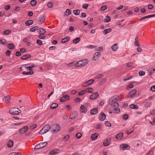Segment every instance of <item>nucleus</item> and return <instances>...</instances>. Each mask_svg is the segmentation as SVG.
<instances>
[{
	"mask_svg": "<svg viewBox=\"0 0 155 155\" xmlns=\"http://www.w3.org/2000/svg\"><path fill=\"white\" fill-rule=\"evenodd\" d=\"M88 61L87 59L80 60L75 64V66L76 67H82L86 65L88 63Z\"/></svg>",
	"mask_w": 155,
	"mask_h": 155,
	"instance_id": "nucleus-1",
	"label": "nucleus"
},
{
	"mask_svg": "<svg viewBox=\"0 0 155 155\" xmlns=\"http://www.w3.org/2000/svg\"><path fill=\"white\" fill-rule=\"evenodd\" d=\"M21 112V111L18 108L13 107L10 109L9 113L13 115H17Z\"/></svg>",
	"mask_w": 155,
	"mask_h": 155,
	"instance_id": "nucleus-2",
	"label": "nucleus"
},
{
	"mask_svg": "<svg viewBox=\"0 0 155 155\" xmlns=\"http://www.w3.org/2000/svg\"><path fill=\"white\" fill-rule=\"evenodd\" d=\"M61 129L60 126L58 124H53L51 126V130L53 133L58 132Z\"/></svg>",
	"mask_w": 155,
	"mask_h": 155,
	"instance_id": "nucleus-3",
	"label": "nucleus"
},
{
	"mask_svg": "<svg viewBox=\"0 0 155 155\" xmlns=\"http://www.w3.org/2000/svg\"><path fill=\"white\" fill-rule=\"evenodd\" d=\"M109 104L114 107L116 106V96L114 95L111 97L109 101Z\"/></svg>",
	"mask_w": 155,
	"mask_h": 155,
	"instance_id": "nucleus-4",
	"label": "nucleus"
},
{
	"mask_svg": "<svg viewBox=\"0 0 155 155\" xmlns=\"http://www.w3.org/2000/svg\"><path fill=\"white\" fill-rule=\"evenodd\" d=\"M47 144L48 143L46 142L40 143L36 145L35 147V149H39L42 148L46 146Z\"/></svg>",
	"mask_w": 155,
	"mask_h": 155,
	"instance_id": "nucleus-5",
	"label": "nucleus"
},
{
	"mask_svg": "<svg viewBox=\"0 0 155 155\" xmlns=\"http://www.w3.org/2000/svg\"><path fill=\"white\" fill-rule=\"evenodd\" d=\"M28 127L27 126H25L22 128L20 129H19L20 132L19 133V134H24L28 130Z\"/></svg>",
	"mask_w": 155,
	"mask_h": 155,
	"instance_id": "nucleus-6",
	"label": "nucleus"
},
{
	"mask_svg": "<svg viewBox=\"0 0 155 155\" xmlns=\"http://www.w3.org/2000/svg\"><path fill=\"white\" fill-rule=\"evenodd\" d=\"M45 20V16L43 15L39 17L37 22L38 24H41L43 23Z\"/></svg>",
	"mask_w": 155,
	"mask_h": 155,
	"instance_id": "nucleus-7",
	"label": "nucleus"
},
{
	"mask_svg": "<svg viewBox=\"0 0 155 155\" xmlns=\"http://www.w3.org/2000/svg\"><path fill=\"white\" fill-rule=\"evenodd\" d=\"M120 148L123 150H128L130 149V147L127 144H121L120 146Z\"/></svg>",
	"mask_w": 155,
	"mask_h": 155,
	"instance_id": "nucleus-8",
	"label": "nucleus"
},
{
	"mask_svg": "<svg viewBox=\"0 0 155 155\" xmlns=\"http://www.w3.org/2000/svg\"><path fill=\"white\" fill-rule=\"evenodd\" d=\"M137 90L136 89H134L130 91L128 93V96L131 98L134 97L135 95L137 93Z\"/></svg>",
	"mask_w": 155,
	"mask_h": 155,
	"instance_id": "nucleus-9",
	"label": "nucleus"
},
{
	"mask_svg": "<svg viewBox=\"0 0 155 155\" xmlns=\"http://www.w3.org/2000/svg\"><path fill=\"white\" fill-rule=\"evenodd\" d=\"M99 96L98 92H95L90 96V98L91 99L94 100L96 99Z\"/></svg>",
	"mask_w": 155,
	"mask_h": 155,
	"instance_id": "nucleus-10",
	"label": "nucleus"
},
{
	"mask_svg": "<svg viewBox=\"0 0 155 155\" xmlns=\"http://www.w3.org/2000/svg\"><path fill=\"white\" fill-rule=\"evenodd\" d=\"M86 107V106L81 105L80 108L81 111L83 113H86L87 111Z\"/></svg>",
	"mask_w": 155,
	"mask_h": 155,
	"instance_id": "nucleus-11",
	"label": "nucleus"
},
{
	"mask_svg": "<svg viewBox=\"0 0 155 155\" xmlns=\"http://www.w3.org/2000/svg\"><path fill=\"white\" fill-rule=\"evenodd\" d=\"M106 118V115L104 113L101 112V113L99 117V118L101 120H104Z\"/></svg>",
	"mask_w": 155,
	"mask_h": 155,
	"instance_id": "nucleus-12",
	"label": "nucleus"
},
{
	"mask_svg": "<svg viewBox=\"0 0 155 155\" xmlns=\"http://www.w3.org/2000/svg\"><path fill=\"white\" fill-rule=\"evenodd\" d=\"M69 98V96L66 95L61 97L60 99V102H64L67 100Z\"/></svg>",
	"mask_w": 155,
	"mask_h": 155,
	"instance_id": "nucleus-13",
	"label": "nucleus"
},
{
	"mask_svg": "<svg viewBox=\"0 0 155 155\" xmlns=\"http://www.w3.org/2000/svg\"><path fill=\"white\" fill-rule=\"evenodd\" d=\"M10 97L9 95L5 96L3 98V100L4 102L8 103L10 101Z\"/></svg>",
	"mask_w": 155,
	"mask_h": 155,
	"instance_id": "nucleus-14",
	"label": "nucleus"
},
{
	"mask_svg": "<svg viewBox=\"0 0 155 155\" xmlns=\"http://www.w3.org/2000/svg\"><path fill=\"white\" fill-rule=\"evenodd\" d=\"M98 136V133H95L92 134L91 136V139L92 140H95L96 139Z\"/></svg>",
	"mask_w": 155,
	"mask_h": 155,
	"instance_id": "nucleus-15",
	"label": "nucleus"
},
{
	"mask_svg": "<svg viewBox=\"0 0 155 155\" xmlns=\"http://www.w3.org/2000/svg\"><path fill=\"white\" fill-rule=\"evenodd\" d=\"M14 141L12 140H9L7 143V146L9 148L12 147L13 146Z\"/></svg>",
	"mask_w": 155,
	"mask_h": 155,
	"instance_id": "nucleus-16",
	"label": "nucleus"
},
{
	"mask_svg": "<svg viewBox=\"0 0 155 155\" xmlns=\"http://www.w3.org/2000/svg\"><path fill=\"white\" fill-rule=\"evenodd\" d=\"M60 152V150L59 149H55L51 150L50 152V154H55L59 153Z\"/></svg>",
	"mask_w": 155,
	"mask_h": 155,
	"instance_id": "nucleus-17",
	"label": "nucleus"
},
{
	"mask_svg": "<svg viewBox=\"0 0 155 155\" xmlns=\"http://www.w3.org/2000/svg\"><path fill=\"white\" fill-rule=\"evenodd\" d=\"M110 139H107L105 140L103 143V145L104 146H108L110 143Z\"/></svg>",
	"mask_w": 155,
	"mask_h": 155,
	"instance_id": "nucleus-18",
	"label": "nucleus"
},
{
	"mask_svg": "<svg viewBox=\"0 0 155 155\" xmlns=\"http://www.w3.org/2000/svg\"><path fill=\"white\" fill-rule=\"evenodd\" d=\"M43 128L44 130L45 131H46L47 132L49 130L50 128H51V127H50L49 124H48L44 126L43 127Z\"/></svg>",
	"mask_w": 155,
	"mask_h": 155,
	"instance_id": "nucleus-19",
	"label": "nucleus"
},
{
	"mask_svg": "<svg viewBox=\"0 0 155 155\" xmlns=\"http://www.w3.org/2000/svg\"><path fill=\"white\" fill-rule=\"evenodd\" d=\"M31 57V55L27 54L23 56L21 58V59L22 60H25L27 59L30 58Z\"/></svg>",
	"mask_w": 155,
	"mask_h": 155,
	"instance_id": "nucleus-20",
	"label": "nucleus"
},
{
	"mask_svg": "<svg viewBox=\"0 0 155 155\" xmlns=\"http://www.w3.org/2000/svg\"><path fill=\"white\" fill-rule=\"evenodd\" d=\"M98 111V109L97 108H95L92 109L90 111V114L92 115L95 114L97 113Z\"/></svg>",
	"mask_w": 155,
	"mask_h": 155,
	"instance_id": "nucleus-21",
	"label": "nucleus"
},
{
	"mask_svg": "<svg viewBox=\"0 0 155 155\" xmlns=\"http://www.w3.org/2000/svg\"><path fill=\"white\" fill-rule=\"evenodd\" d=\"M30 65V64H25L22 65V66L24 68H23V71H24V72H25V71H27L28 70H29V68H28V65Z\"/></svg>",
	"mask_w": 155,
	"mask_h": 155,
	"instance_id": "nucleus-22",
	"label": "nucleus"
},
{
	"mask_svg": "<svg viewBox=\"0 0 155 155\" xmlns=\"http://www.w3.org/2000/svg\"><path fill=\"white\" fill-rule=\"evenodd\" d=\"M70 37H67L64 38L61 41L62 43H65L70 40Z\"/></svg>",
	"mask_w": 155,
	"mask_h": 155,
	"instance_id": "nucleus-23",
	"label": "nucleus"
},
{
	"mask_svg": "<svg viewBox=\"0 0 155 155\" xmlns=\"http://www.w3.org/2000/svg\"><path fill=\"white\" fill-rule=\"evenodd\" d=\"M134 43L135 46L137 47H139L140 46V45L138 42V38L137 36L135 38V41Z\"/></svg>",
	"mask_w": 155,
	"mask_h": 155,
	"instance_id": "nucleus-24",
	"label": "nucleus"
},
{
	"mask_svg": "<svg viewBox=\"0 0 155 155\" xmlns=\"http://www.w3.org/2000/svg\"><path fill=\"white\" fill-rule=\"evenodd\" d=\"M7 47L9 49H13L15 48V45L13 44L10 43L7 45Z\"/></svg>",
	"mask_w": 155,
	"mask_h": 155,
	"instance_id": "nucleus-25",
	"label": "nucleus"
},
{
	"mask_svg": "<svg viewBox=\"0 0 155 155\" xmlns=\"http://www.w3.org/2000/svg\"><path fill=\"white\" fill-rule=\"evenodd\" d=\"M77 114L76 112H74L71 114L69 117V118L70 119H74L77 117Z\"/></svg>",
	"mask_w": 155,
	"mask_h": 155,
	"instance_id": "nucleus-26",
	"label": "nucleus"
},
{
	"mask_svg": "<svg viewBox=\"0 0 155 155\" xmlns=\"http://www.w3.org/2000/svg\"><path fill=\"white\" fill-rule=\"evenodd\" d=\"M30 71L28 72H23L22 73V74L23 75H28V74H31L32 75L34 74V71L33 70H30Z\"/></svg>",
	"mask_w": 155,
	"mask_h": 155,
	"instance_id": "nucleus-27",
	"label": "nucleus"
},
{
	"mask_svg": "<svg viewBox=\"0 0 155 155\" xmlns=\"http://www.w3.org/2000/svg\"><path fill=\"white\" fill-rule=\"evenodd\" d=\"M123 134L122 133L120 132L117 134V139L120 140L123 137Z\"/></svg>",
	"mask_w": 155,
	"mask_h": 155,
	"instance_id": "nucleus-28",
	"label": "nucleus"
},
{
	"mask_svg": "<svg viewBox=\"0 0 155 155\" xmlns=\"http://www.w3.org/2000/svg\"><path fill=\"white\" fill-rule=\"evenodd\" d=\"M33 23V21L32 20H29L27 21L25 23V24L26 26H29L32 25Z\"/></svg>",
	"mask_w": 155,
	"mask_h": 155,
	"instance_id": "nucleus-29",
	"label": "nucleus"
},
{
	"mask_svg": "<svg viewBox=\"0 0 155 155\" xmlns=\"http://www.w3.org/2000/svg\"><path fill=\"white\" fill-rule=\"evenodd\" d=\"M100 54V53L99 52H95L93 56V59L94 60H95L96 59H95V58L96 57L98 58Z\"/></svg>",
	"mask_w": 155,
	"mask_h": 155,
	"instance_id": "nucleus-30",
	"label": "nucleus"
},
{
	"mask_svg": "<svg viewBox=\"0 0 155 155\" xmlns=\"http://www.w3.org/2000/svg\"><path fill=\"white\" fill-rule=\"evenodd\" d=\"M111 19V17L108 16H106L105 18H104V21L105 22H108L110 21Z\"/></svg>",
	"mask_w": 155,
	"mask_h": 155,
	"instance_id": "nucleus-31",
	"label": "nucleus"
},
{
	"mask_svg": "<svg viewBox=\"0 0 155 155\" xmlns=\"http://www.w3.org/2000/svg\"><path fill=\"white\" fill-rule=\"evenodd\" d=\"M39 33L42 35H45L46 33V31L43 28H40Z\"/></svg>",
	"mask_w": 155,
	"mask_h": 155,
	"instance_id": "nucleus-32",
	"label": "nucleus"
},
{
	"mask_svg": "<svg viewBox=\"0 0 155 155\" xmlns=\"http://www.w3.org/2000/svg\"><path fill=\"white\" fill-rule=\"evenodd\" d=\"M58 106V104L56 103H53L50 106L51 108L54 109Z\"/></svg>",
	"mask_w": 155,
	"mask_h": 155,
	"instance_id": "nucleus-33",
	"label": "nucleus"
},
{
	"mask_svg": "<svg viewBox=\"0 0 155 155\" xmlns=\"http://www.w3.org/2000/svg\"><path fill=\"white\" fill-rule=\"evenodd\" d=\"M116 110V108L112 109L110 108L109 109V112L110 114H112L113 113L115 112Z\"/></svg>",
	"mask_w": 155,
	"mask_h": 155,
	"instance_id": "nucleus-34",
	"label": "nucleus"
},
{
	"mask_svg": "<svg viewBox=\"0 0 155 155\" xmlns=\"http://www.w3.org/2000/svg\"><path fill=\"white\" fill-rule=\"evenodd\" d=\"M137 84V82L134 81L130 83L129 85V87L130 88L133 87L134 86Z\"/></svg>",
	"mask_w": 155,
	"mask_h": 155,
	"instance_id": "nucleus-35",
	"label": "nucleus"
},
{
	"mask_svg": "<svg viewBox=\"0 0 155 155\" xmlns=\"http://www.w3.org/2000/svg\"><path fill=\"white\" fill-rule=\"evenodd\" d=\"M11 33V31L9 30H7L3 32L4 35H8Z\"/></svg>",
	"mask_w": 155,
	"mask_h": 155,
	"instance_id": "nucleus-36",
	"label": "nucleus"
},
{
	"mask_svg": "<svg viewBox=\"0 0 155 155\" xmlns=\"http://www.w3.org/2000/svg\"><path fill=\"white\" fill-rule=\"evenodd\" d=\"M129 107L130 108L133 109H137L138 108V107L137 106L134 104H131L130 105Z\"/></svg>",
	"mask_w": 155,
	"mask_h": 155,
	"instance_id": "nucleus-37",
	"label": "nucleus"
},
{
	"mask_svg": "<svg viewBox=\"0 0 155 155\" xmlns=\"http://www.w3.org/2000/svg\"><path fill=\"white\" fill-rule=\"evenodd\" d=\"M81 39L79 38H77L74 39L73 40V43L74 44H77L80 41Z\"/></svg>",
	"mask_w": 155,
	"mask_h": 155,
	"instance_id": "nucleus-38",
	"label": "nucleus"
},
{
	"mask_svg": "<svg viewBox=\"0 0 155 155\" xmlns=\"http://www.w3.org/2000/svg\"><path fill=\"white\" fill-rule=\"evenodd\" d=\"M80 12V10H74L73 11V13L76 15H79Z\"/></svg>",
	"mask_w": 155,
	"mask_h": 155,
	"instance_id": "nucleus-39",
	"label": "nucleus"
},
{
	"mask_svg": "<svg viewBox=\"0 0 155 155\" xmlns=\"http://www.w3.org/2000/svg\"><path fill=\"white\" fill-rule=\"evenodd\" d=\"M37 4V2L35 0H31L30 2L31 5L33 6H35Z\"/></svg>",
	"mask_w": 155,
	"mask_h": 155,
	"instance_id": "nucleus-40",
	"label": "nucleus"
},
{
	"mask_svg": "<svg viewBox=\"0 0 155 155\" xmlns=\"http://www.w3.org/2000/svg\"><path fill=\"white\" fill-rule=\"evenodd\" d=\"M6 41V40L5 39L0 40V43L3 45H5L7 44L5 43Z\"/></svg>",
	"mask_w": 155,
	"mask_h": 155,
	"instance_id": "nucleus-41",
	"label": "nucleus"
},
{
	"mask_svg": "<svg viewBox=\"0 0 155 155\" xmlns=\"http://www.w3.org/2000/svg\"><path fill=\"white\" fill-rule=\"evenodd\" d=\"M111 31V29L110 28L107 29H105L104 30L103 32L104 33H105V34H107L109 32H110Z\"/></svg>",
	"mask_w": 155,
	"mask_h": 155,
	"instance_id": "nucleus-42",
	"label": "nucleus"
},
{
	"mask_svg": "<svg viewBox=\"0 0 155 155\" xmlns=\"http://www.w3.org/2000/svg\"><path fill=\"white\" fill-rule=\"evenodd\" d=\"M71 14V10L69 9H67L65 12V15L68 16Z\"/></svg>",
	"mask_w": 155,
	"mask_h": 155,
	"instance_id": "nucleus-43",
	"label": "nucleus"
},
{
	"mask_svg": "<svg viewBox=\"0 0 155 155\" xmlns=\"http://www.w3.org/2000/svg\"><path fill=\"white\" fill-rule=\"evenodd\" d=\"M86 92V91L85 90L82 91L78 93V94L79 95H82L85 94Z\"/></svg>",
	"mask_w": 155,
	"mask_h": 155,
	"instance_id": "nucleus-44",
	"label": "nucleus"
},
{
	"mask_svg": "<svg viewBox=\"0 0 155 155\" xmlns=\"http://www.w3.org/2000/svg\"><path fill=\"white\" fill-rule=\"evenodd\" d=\"M151 105V103L150 102H148L146 103L144 105V106L145 107H149Z\"/></svg>",
	"mask_w": 155,
	"mask_h": 155,
	"instance_id": "nucleus-45",
	"label": "nucleus"
},
{
	"mask_svg": "<svg viewBox=\"0 0 155 155\" xmlns=\"http://www.w3.org/2000/svg\"><path fill=\"white\" fill-rule=\"evenodd\" d=\"M82 136V134L81 133L78 132L77 133L76 135V137L77 138H80Z\"/></svg>",
	"mask_w": 155,
	"mask_h": 155,
	"instance_id": "nucleus-46",
	"label": "nucleus"
},
{
	"mask_svg": "<svg viewBox=\"0 0 155 155\" xmlns=\"http://www.w3.org/2000/svg\"><path fill=\"white\" fill-rule=\"evenodd\" d=\"M94 80L91 79L88 80L87 81V82L88 83L89 85L92 84L94 82Z\"/></svg>",
	"mask_w": 155,
	"mask_h": 155,
	"instance_id": "nucleus-47",
	"label": "nucleus"
},
{
	"mask_svg": "<svg viewBox=\"0 0 155 155\" xmlns=\"http://www.w3.org/2000/svg\"><path fill=\"white\" fill-rule=\"evenodd\" d=\"M37 44L39 45H41L42 44V42L41 40H38L36 41Z\"/></svg>",
	"mask_w": 155,
	"mask_h": 155,
	"instance_id": "nucleus-48",
	"label": "nucleus"
},
{
	"mask_svg": "<svg viewBox=\"0 0 155 155\" xmlns=\"http://www.w3.org/2000/svg\"><path fill=\"white\" fill-rule=\"evenodd\" d=\"M111 49L114 51L116 50V43L115 44L111 47Z\"/></svg>",
	"mask_w": 155,
	"mask_h": 155,
	"instance_id": "nucleus-49",
	"label": "nucleus"
},
{
	"mask_svg": "<svg viewBox=\"0 0 155 155\" xmlns=\"http://www.w3.org/2000/svg\"><path fill=\"white\" fill-rule=\"evenodd\" d=\"M36 66L35 65L32 64H31V66H28L29 69L28 70H33L32 68H33L35 67Z\"/></svg>",
	"mask_w": 155,
	"mask_h": 155,
	"instance_id": "nucleus-50",
	"label": "nucleus"
},
{
	"mask_svg": "<svg viewBox=\"0 0 155 155\" xmlns=\"http://www.w3.org/2000/svg\"><path fill=\"white\" fill-rule=\"evenodd\" d=\"M53 4L51 2H49L47 4V6L49 8H52L53 6Z\"/></svg>",
	"mask_w": 155,
	"mask_h": 155,
	"instance_id": "nucleus-51",
	"label": "nucleus"
},
{
	"mask_svg": "<svg viewBox=\"0 0 155 155\" xmlns=\"http://www.w3.org/2000/svg\"><path fill=\"white\" fill-rule=\"evenodd\" d=\"M4 9L6 10H8L10 9L11 6L9 5H6L4 6Z\"/></svg>",
	"mask_w": 155,
	"mask_h": 155,
	"instance_id": "nucleus-52",
	"label": "nucleus"
},
{
	"mask_svg": "<svg viewBox=\"0 0 155 155\" xmlns=\"http://www.w3.org/2000/svg\"><path fill=\"white\" fill-rule=\"evenodd\" d=\"M145 72L143 71H140L139 72V74L140 76H142L145 75Z\"/></svg>",
	"mask_w": 155,
	"mask_h": 155,
	"instance_id": "nucleus-53",
	"label": "nucleus"
},
{
	"mask_svg": "<svg viewBox=\"0 0 155 155\" xmlns=\"http://www.w3.org/2000/svg\"><path fill=\"white\" fill-rule=\"evenodd\" d=\"M38 38L40 39H42L45 38V35H42L40 34L38 36Z\"/></svg>",
	"mask_w": 155,
	"mask_h": 155,
	"instance_id": "nucleus-54",
	"label": "nucleus"
},
{
	"mask_svg": "<svg viewBox=\"0 0 155 155\" xmlns=\"http://www.w3.org/2000/svg\"><path fill=\"white\" fill-rule=\"evenodd\" d=\"M128 115L127 114H125L123 115V118L124 120H126L128 119Z\"/></svg>",
	"mask_w": 155,
	"mask_h": 155,
	"instance_id": "nucleus-55",
	"label": "nucleus"
},
{
	"mask_svg": "<svg viewBox=\"0 0 155 155\" xmlns=\"http://www.w3.org/2000/svg\"><path fill=\"white\" fill-rule=\"evenodd\" d=\"M37 127V125L35 124H34L32 125L30 127V128L31 129L33 130L36 128Z\"/></svg>",
	"mask_w": 155,
	"mask_h": 155,
	"instance_id": "nucleus-56",
	"label": "nucleus"
},
{
	"mask_svg": "<svg viewBox=\"0 0 155 155\" xmlns=\"http://www.w3.org/2000/svg\"><path fill=\"white\" fill-rule=\"evenodd\" d=\"M95 127L96 129H101V127L100 124H96L95 125Z\"/></svg>",
	"mask_w": 155,
	"mask_h": 155,
	"instance_id": "nucleus-57",
	"label": "nucleus"
},
{
	"mask_svg": "<svg viewBox=\"0 0 155 155\" xmlns=\"http://www.w3.org/2000/svg\"><path fill=\"white\" fill-rule=\"evenodd\" d=\"M87 91L89 93H92L93 92V89L91 87L88 88Z\"/></svg>",
	"mask_w": 155,
	"mask_h": 155,
	"instance_id": "nucleus-58",
	"label": "nucleus"
},
{
	"mask_svg": "<svg viewBox=\"0 0 155 155\" xmlns=\"http://www.w3.org/2000/svg\"><path fill=\"white\" fill-rule=\"evenodd\" d=\"M88 6V4H84L82 5V7L85 9H87Z\"/></svg>",
	"mask_w": 155,
	"mask_h": 155,
	"instance_id": "nucleus-59",
	"label": "nucleus"
},
{
	"mask_svg": "<svg viewBox=\"0 0 155 155\" xmlns=\"http://www.w3.org/2000/svg\"><path fill=\"white\" fill-rule=\"evenodd\" d=\"M46 133V131H45L42 128L40 131L39 133L40 134H43Z\"/></svg>",
	"mask_w": 155,
	"mask_h": 155,
	"instance_id": "nucleus-60",
	"label": "nucleus"
},
{
	"mask_svg": "<svg viewBox=\"0 0 155 155\" xmlns=\"http://www.w3.org/2000/svg\"><path fill=\"white\" fill-rule=\"evenodd\" d=\"M107 9V6L106 5L102 6L101 7V10L102 11H104Z\"/></svg>",
	"mask_w": 155,
	"mask_h": 155,
	"instance_id": "nucleus-61",
	"label": "nucleus"
},
{
	"mask_svg": "<svg viewBox=\"0 0 155 155\" xmlns=\"http://www.w3.org/2000/svg\"><path fill=\"white\" fill-rule=\"evenodd\" d=\"M11 52V51H10L9 50H7L6 51V55L8 57L9 56Z\"/></svg>",
	"mask_w": 155,
	"mask_h": 155,
	"instance_id": "nucleus-62",
	"label": "nucleus"
},
{
	"mask_svg": "<svg viewBox=\"0 0 155 155\" xmlns=\"http://www.w3.org/2000/svg\"><path fill=\"white\" fill-rule=\"evenodd\" d=\"M105 124L106 126L110 127L111 126L110 123L108 121H106Z\"/></svg>",
	"mask_w": 155,
	"mask_h": 155,
	"instance_id": "nucleus-63",
	"label": "nucleus"
},
{
	"mask_svg": "<svg viewBox=\"0 0 155 155\" xmlns=\"http://www.w3.org/2000/svg\"><path fill=\"white\" fill-rule=\"evenodd\" d=\"M150 90L153 92L155 91V85L152 86L150 87Z\"/></svg>",
	"mask_w": 155,
	"mask_h": 155,
	"instance_id": "nucleus-64",
	"label": "nucleus"
}]
</instances>
